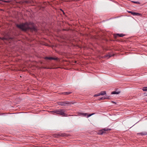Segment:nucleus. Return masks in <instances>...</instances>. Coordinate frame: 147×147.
<instances>
[{
  "label": "nucleus",
  "mask_w": 147,
  "mask_h": 147,
  "mask_svg": "<svg viewBox=\"0 0 147 147\" xmlns=\"http://www.w3.org/2000/svg\"><path fill=\"white\" fill-rule=\"evenodd\" d=\"M11 39V38L8 35H4L3 37H0V40H1L4 41L5 40L9 41V40Z\"/></svg>",
  "instance_id": "nucleus-4"
},
{
  "label": "nucleus",
  "mask_w": 147,
  "mask_h": 147,
  "mask_svg": "<svg viewBox=\"0 0 147 147\" xmlns=\"http://www.w3.org/2000/svg\"><path fill=\"white\" fill-rule=\"evenodd\" d=\"M113 102V103H115L114 102Z\"/></svg>",
  "instance_id": "nucleus-23"
},
{
  "label": "nucleus",
  "mask_w": 147,
  "mask_h": 147,
  "mask_svg": "<svg viewBox=\"0 0 147 147\" xmlns=\"http://www.w3.org/2000/svg\"><path fill=\"white\" fill-rule=\"evenodd\" d=\"M59 136H66V134H65L60 133L58 134Z\"/></svg>",
  "instance_id": "nucleus-11"
},
{
  "label": "nucleus",
  "mask_w": 147,
  "mask_h": 147,
  "mask_svg": "<svg viewBox=\"0 0 147 147\" xmlns=\"http://www.w3.org/2000/svg\"><path fill=\"white\" fill-rule=\"evenodd\" d=\"M26 3H28V1H26Z\"/></svg>",
  "instance_id": "nucleus-22"
},
{
  "label": "nucleus",
  "mask_w": 147,
  "mask_h": 147,
  "mask_svg": "<svg viewBox=\"0 0 147 147\" xmlns=\"http://www.w3.org/2000/svg\"><path fill=\"white\" fill-rule=\"evenodd\" d=\"M5 2H7V3H9V2H10V1H9V0H8V1H4Z\"/></svg>",
  "instance_id": "nucleus-21"
},
{
  "label": "nucleus",
  "mask_w": 147,
  "mask_h": 147,
  "mask_svg": "<svg viewBox=\"0 0 147 147\" xmlns=\"http://www.w3.org/2000/svg\"><path fill=\"white\" fill-rule=\"evenodd\" d=\"M51 113L53 114L56 113L59 114L62 116H66L65 113V111L64 109H59L56 110L51 111Z\"/></svg>",
  "instance_id": "nucleus-2"
},
{
  "label": "nucleus",
  "mask_w": 147,
  "mask_h": 147,
  "mask_svg": "<svg viewBox=\"0 0 147 147\" xmlns=\"http://www.w3.org/2000/svg\"><path fill=\"white\" fill-rule=\"evenodd\" d=\"M94 113H92L91 114H90L89 115H88V114L87 113H80V115H83L84 116H87V117H90L92 115H94Z\"/></svg>",
  "instance_id": "nucleus-5"
},
{
  "label": "nucleus",
  "mask_w": 147,
  "mask_h": 147,
  "mask_svg": "<svg viewBox=\"0 0 147 147\" xmlns=\"http://www.w3.org/2000/svg\"><path fill=\"white\" fill-rule=\"evenodd\" d=\"M112 55H110L109 54L107 55L106 56V57H108V58H109L111 57Z\"/></svg>",
  "instance_id": "nucleus-18"
},
{
  "label": "nucleus",
  "mask_w": 147,
  "mask_h": 147,
  "mask_svg": "<svg viewBox=\"0 0 147 147\" xmlns=\"http://www.w3.org/2000/svg\"><path fill=\"white\" fill-rule=\"evenodd\" d=\"M116 35H118V36H119V37H123L124 36H125V35L124 34H116Z\"/></svg>",
  "instance_id": "nucleus-13"
},
{
  "label": "nucleus",
  "mask_w": 147,
  "mask_h": 147,
  "mask_svg": "<svg viewBox=\"0 0 147 147\" xmlns=\"http://www.w3.org/2000/svg\"><path fill=\"white\" fill-rule=\"evenodd\" d=\"M105 98V97H102L100 98L99 99V100H104V99H105L106 98Z\"/></svg>",
  "instance_id": "nucleus-17"
},
{
  "label": "nucleus",
  "mask_w": 147,
  "mask_h": 147,
  "mask_svg": "<svg viewBox=\"0 0 147 147\" xmlns=\"http://www.w3.org/2000/svg\"><path fill=\"white\" fill-rule=\"evenodd\" d=\"M100 96V94L99 93L97 94H95L94 96V97H96V96Z\"/></svg>",
  "instance_id": "nucleus-19"
},
{
  "label": "nucleus",
  "mask_w": 147,
  "mask_h": 147,
  "mask_svg": "<svg viewBox=\"0 0 147 147\" xmlns=\"http://www.w3.org/2000/svg\"><path fill=\"white\" fill-rule=\"evenodd\" d=\"M73 103L72 102L69 101L59 102H58L59 105L64 106H67L70 104H73Z\"/></svg>",
  "instance_id": "nucleus-3"
},
{
  "label": "nucleus",
  "mask_w": 147,
  "mask_h": 147,
  "mask_svg": "<svg viewBox=\"0 0 147 147\" xmlns=\"http://www.w3.org/2000/svg\"><path fill=\"white\" fill-rule=\"evenodd\" d=\"M108 130L106 129H105L102 130H101L99 132V134H102L104 133H105V131H107Z\"/></svg>",
  "instance_id": "nucleus-7"
},
{
  "label": "nucleus",
  "mask_w": 147,
  "mask_h": 147,
  "mask_svg": "<svg viewBox=\"0 0 147 147\" xmlns=\"http://www.w3.org/2000/svg\"><path fill=\"white\" fill-rule=\"evenodd\" d=\"M71 93V92H65L62 93V94L63 95H68L69 94H70Z\"/></svg>",
  "instance_id": "nucleus-12"
},
{
  "label": "nucleus",
  "mask_w": 147,
  "mask_h": 147,
  "mask_svg": "<svg viewBox=\"0 0 147 147\" xmlns=\"http://www.w3.org/2000/svg\"><path fill=\"white\" fill-rule=\"evenodd\" d=\"M45 59H49V60H57L58 59L57 57L56 58H53L52 57H45Z\"/></svg>",
  "instance_id": "nucleus-6"
},
{
  "label": "nucleus",
  "mask_w": 147,
  "mask_h": 147,
  "mask_svg": "<svg viewBox=\"0 0 147 147\" xmlns=\"http://www.w3.org/2000/svg\"><path fill=\"white\" fill-rule=\"evenodd\" d=\"M17 26L23 31H26L28 30L31 31H37V29L34 26V24L32 22H26L17 25Z\"/></svg>",
  "instance_id": "nucleus-1"
},
{
  "label": "nucleus",
  "mask_w": 147,
  "mask_h": 147,
  "mask_svg": "<svg viewBox=\"0 0 147 147\" xmlns=\"http://www.w3.org/2000/svg\"><path fill=\"white\" fill-rule=\"evenodd\" d=\"M120 93V92L113 91L111 93L112 94H118Z\"/></svg>",
  "instance_id": "nucleus-10"
},
{
  "label": "nucleus",
  "mask_w": 147,
  "mask_h": 147,
  "mask_svg": "<svg viewBox=\"0 0 147 147\" xmlns=\"http://www.w3.org/2000/svg\"><path fill=\"white\" fill-rule=\"evenodd\" d=\"M129 13H131L133 15H135L136 13L134 12H133L131 11H129L128 12Z\"/></svg>",
  "instance_id": "nucleus-16"
},
{
  "label": "nucleus",
  "mask_w": 147,
  "mask_h": 147,
  "mask_svg": "<svg viewBox=\"0 0 147 147\" xmlns=\"http://www.w3.org/2000/svg\"><path fill=\"white\" fill-rule=\"evenodd\" d=\"M131 2L132 3H136V4H140V2H139V1H131Z\"/></svg>",
  "instance_id": "nucleus-15"
},
{
  "label": "nucleus",
  "mask_w": 147,
  "mask_h": 147,
  "mask_svg": "<svg viewBox=\"0 0 147 147\" xmlns=\"http://www.w3.org/2000/svg\"><path fill=\"white\" fill-rule=\"evenodd\" d=\"M142 89L144 91H147V87H144Z\"/></svg>",
  "instance_id": "nucleus-14"
},
{
  "label": "nucleus",
  "mask_w": 147,
  "mask_h": 147,
  "mask_svg": "<svg viewBox=\"0 0 147 147\" xmlns=\"http://www.w3.org/2000/svg\"><path fill=\"white\" fill-rule=\"evenodd\" d=\"M140 15V14L139 13H136L135 15L138 16Z\"/></svg>",
  "instance_id": "nucleus-20"
},
{
  "label": "nucleus",
  "mask_w": 147,
  "mask_h": 147,
  "mask_svg": "<svg viewBox=\"0 0 147 147\" xmlns=\"http://www.w3.org/2000/svg\"><path fill=\"white\" fill-rule=\"evenodd\" d=\"M138 134H141V135H147V133L146 132H142L141 133H138Z\"/></svg>",
  "instance_id": "nucleus-8"
},
{
  "label": "nucleus",
  "mask_w": 147,
  "mask_h": 147,
  "mask_svg": "<svg viewBox=\"0 0 147 147\" xmlns=\"http://www.w3.org/2000/svg\"><path fill=\"white\" fill-rule=\"evenodd\" d=\"M106 94V91H102L100 93H99V94H100V95H104Z\"/></svg>",
  "instance_id": "nucleus-9"
}]
</instances>
